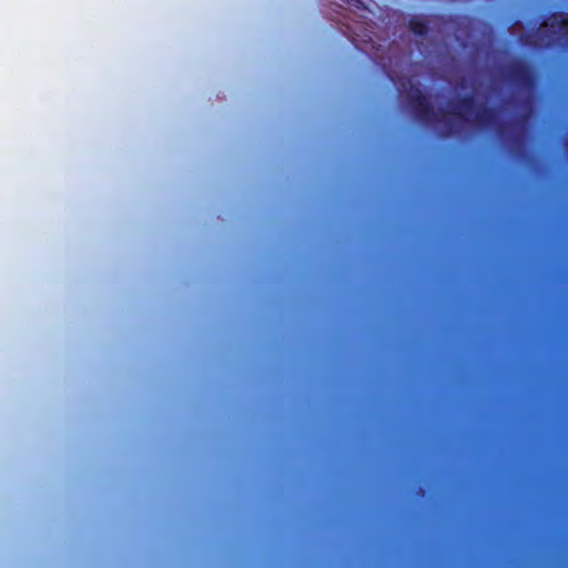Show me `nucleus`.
I'll use <instances>...</instances> for the list:
<instances>
[{
	"label": "nucleus",
	"instance_id": "1",
	"mask_svg": "<svg viewBox=\"0 0 568 568\" xmlns=\"http://www.w3.org/2000/svg\"><path fill=\"white\" fill-rule=\"evenodd\" d=\"M568 34V18L564 14L554 16L550 20L546 21L539 29V39L536 41L540 44H549V40H546L545 37L548 31Z\"/></svg>",
	"mask_w": 568,
	"mask_h": 568
},
{
	"label": "nucleus",
	"instance_id": "2",
	"mask_svg": "<svg viewBox=\"0 0 568 568\" xmlns=\"http://www.w3.org/2000/svg\"><path fill=\"white\" fill-rule=\"evenodd\" d=\"M457 113H458V115H460V116H465V118H466L464 109H459V110L457 111Z\"/></svg>",
	"mask_w": 568,
	"mask_h": 568
}]
</instances>
